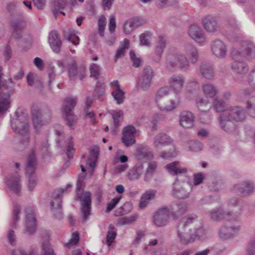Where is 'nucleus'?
<instances>
[{"label": "nucleus", "instance_id": "nucleus-1", "mask_svg": "<svg viewBox=\"0 0 255 255\" xmlns=\"http://www.w3.org/2000/svg\"><path fill=\"white\" fill-rule=\"evenodd\" d=\"M231 55L234 60L231 66L232 70L244 74L249 69L247 65L242 61L255 58V44L249 41H244L240 47L233 49Z\"/></svg>", "mask_w": 255, "mask_h": 255}, {"label": "nucleus", "instance_id": "nucleus-2", "mask_svg": "<svg viewBox=\"0 0 255 255\" xmlns=\"http://www.w3.org/2000/svg\"><path fill=\"white\" fill-rule=\"evenodd\" d=\"M16 118L11 121V127L13 131L21 136L20 142L25 147H27L29 143L30 134L29 126L27 121V116L21 113L18 114V111L15 112Z\"/></svg>", "mask_w": 255, "mask_h": 255}, {"label": "nucleus", "instance_id": "nucleus-3", "mask_svg": "<svg viewBox=\"0 0 255 255\" xmlns=\"http://www.w3.org/2000/svg\"><path fill=\"white\" fill-rule=\"evenodd\" d=\"M85 175H79L77 182V193L76 200L81 203L80 210L82 213V217L84 221L86 220L91 212L92 209V198L90 192L82 191L81 193V187L84 180Z\"/></svg>", "mask_w": 255, "mask_h": 255}, {"label": "nucleus", "instance_id": "nucleus-4", "mask_svg": "<svg viewBox=\"0 0 255 255\" xmlns=\"http://www.w3.org/2000/svg\"><path fill=\"white\" fill-rule=\"evenodd\" d=\"M194 222H200L198 220L196 215H188L182 219L178 224L177 227L178 237L181 244L187 245L194 242V238L192 236V230L189 229V232H186V228Z\"/></svg>", "mask_w": 255, "mask_h": 255}, {"label": "nucleus", "instance_id": "nucleus-5", "mask_svg": "<svg viewBox=\"0 0 255 255\" xmlns=\"http://www.w3.org/2000/svg\"><path fill=\"white\" fill-rule=\"evenodd\" d=\"M169 145H171L169 150L159 153V156L163 159L174 157L177 155V151L173 144V140L168 135L163 132L157 134L153 138V146L157 150L162 147Z\"/></svg>", "mask_w": 255, "mask_h": 255}, {"label": "nucleus", "instance_id": "nucleus-6", "mask_svg": "<svg viewBox=\"0 0 255 255\" xmlns=\"http://www.w3.org/2000/svg\"><path fill=\"white\" fill-rule=\"evenodd\" d=\"M31 114L32 124L35 130L49 124L51 120V112L47 107L40 109L37 105H33L31 107Z\"/></svg>", "mask_w": 255, "mask_h": 255}, {"label": "nucleus", "instance_id": "nucleus-7", "mask_svg": "<svg viewBox=\"0 0 255 255\" xmlns=\"http://www.w3.org/2000/svg\"><path fill=\"white\" fill-rule=\"evenodd\" d=\"M77 98L76 97L66 98L63 104L62 112L66 125L71 128L74 129L76 126L77 118L73 112L77 104Z\"/></svg>", "mask_w": 255, "mask_h": 255}, {"label": "nucleus", "instance_id": "nucleus-8", "mask_svg": "<svg viewBox=\"0 0 255 255\" xmlns=\"http://www.w3.org/2000/svg\"><path fill=\"white\" fill-rule=\"evenodd\" d=\"M166 65L171 70L177 67L182 71H186L190 68L189 62L185 55L177 52H169Z\"/></svg>", "mask_w": 255, "mask_h": 255}, {"label": "nucleus", "instance_id": "nucleus-9", "mask_svg": "<svg viewBox=\"0 0 255 255\" xmlns=\"http://www.w3.org/2000/svg\"><path fill=\"white\" fill-rule=\"evenodd\" d=\"M37 162L34 150H32L27 159L25 166L26 175L28 177V187L29 191H32L37 184L35 171Z\"/></svg>", "mask_w": 255, "mask_h": 255}, {"label": "nucleus", "instance_id": "nucleus-10", "mask_svg": "<svg viewBox=\"0 0 255 255\" xmlns=\"http://www.w3.org/2000/svg\"><path fill=\"white\" fill-rule=\"evenodd\" d=\"M25 227L29 235L34 234L37 228V220L35 212L33 207L29 206L25 209Z\"/></svg>", "mask_w": 255, "mask_h": 255}, {"label": "nucleus", "instance_id": "nucleus-11", "mask_svg": "<svg viewBox=\"0 0 255 255\" xmlns=\"http://www.w3.org/2000/svg\"><path fill=\"white\" fill-rule=\"evenodd\" d=\"M9 24L12 31V36L15 39H20L22 37V30L26 25L22 15L12 18Z\"/></svg>", "mask_w": 255, "mask_h": 255}, {"label": "nucleus", "instance_id": "nucleus-12", "mask_svg": "<svg viewBox=\"0 0 255 255\" xmlns=\"http://www.w3.org/2000/svg\"><path fill=\"white\" fill-rule=\"evenodd\" d=\"M189 185L186 183L179 182L176 178L173 183V195L178 199H184L188 197L190 193Z\"/></svg>", "mask_w": 255, "mask_h": 255}, {"label": "nucleus", "instance_id": "nucleus-13", "mask_svg": "<svg viewBox=\"0 0 255 255\" xmlns=\"http://www.w3.org/2000/svg\"><path fill=\"white\" fill-rule=\"evenodd\" d=\"M168 93V88L167 87H163L160 88L156 94V102L157 103L159 109L162 111H171L176 107L177 103L174 100H170V103L166 105L159 103L160 100L167 95Z\"/></svg>", "mask_w": 255, "mask_h": 255}, {"label": "nucleus", "instance_id": "nucleus-14", "mask_svg": "<svg viewBox=\"0 0 255 255\" xmlns=\"http://www.w3.org/2000/svg\"><path fill=\"white\" fill-rule=\"evenodd\" d=\"M154 76L153 69L149 66L144 67L141 76L138 78L137 84L143 90L147 89L151 83V80Z\"/></svg>", "mask_w": 255, "mask_h": 255}, {"label": "nucleus", "instance_id": "nucleus-15", "mask_svg": "<svg viewBox=\"0 0 255 255\" xmlns=\"http://www.w3.org/2000/svg\"><path fill=\"white\" fill-rule=\"evenodd\" d=\"M137 130L131 125L125 127L122 131V142L126 146H130L135 143Z\"/></svg>", "mask_w": 255, "mask_h": 255}, {"label": "nucleus", "instance_id": "nucleus-16", "mask_svg": "<svg viewBox=\"0 0 255 255\" xmlns=\"http://www.w3.org/2000/svg\"><path fill=\"white\" fill-rule=\"evenodd\" d=\"M212 54L219 59H224L227 55V47L225 43L222 40L216 39L213 41L211 45Z\"/></svg>", "mask_w": 255, "mask_h": 255}, {"label": "nucleus", "instance_id": "nucleus-17", "mask_svg": "<svg viewBox=\"0 0 255 255\" xmlns=\"http://www.w3.org/2000/svg\"><path fill=\"white\" fill-rule=\"evenodd\" d=\"M239 213L235 214L224 212L222 209H214L210 212L211 218L214 220L218 221L226 219L231 221H237Z\"/></svg>", "mask_w": 255, "mask_h": 255}, {"label": "nucleus", "instance_id": "nucleus-18", "mask_svg": "<svg viewBox=\"0 0 255 255\" xmlns=\"http://www.w3.org/2000/svg\"><path fill=\"white\" fill-rule=\"evenodd\" d=\"M184 82L185 78L183 75H173L169 79V87L175 93L179 94L183 88Z\"/></svg>", "mask_w": 255, "mask_h": 255}, {"label": "nucleus", "instance_id": "nucleus-19", "mask_svg": "<svg viewBox=\"0 0 255 255\" xmlns=\"http://www.w3.org/2000/svg\"><path fill=\"white\" fill-rule=\"evenodd\" d=\"M170 215L169 210L167 207L162 208L159 209L155 214L153 217V222L157 227L165 226Z\"/></svg>", "mask_w": 255, "mask_h": 255}, {"label": "nucleus", "instance_id": "nucleus-20", "mask_svg": "<svg viewBox=\"0 0 255 255\" xmlns=\"http://www.w3.org/2000/svg\"><path fill=\"white\" fill-rule=\"evenodd\" d=\"M166 37L162 35L158 36L156 43L154 54L153 59L156 62H159L161 58L164 49L166 45Z\"/></svg>", "mask_w": 255, "mask_h": 255}, {"label": "nucleus", "instance_id": "nucleus-21", "mask_svg": "<svg viewBox=\"0 0 255 255\" xmlns=\"http://www.w3.org/2000/svg\"><path fill=\"white\" fill-rule=\"evenodd\" d=\"M240 230V226L238 224L234 226H226L219 230L218 235L221 239H228L235 236Z\"/></svg>", "mask_w": 255, "mask_h": 255}, {"label": "nucleus", "instance_id": "nucleus-22", "mask_svg": "<svg viewBox=\"0 0 255 255\" xmlns=\"http://www.w3.org/2000/svg\"><path fill=\"white\" fill-rule=\"evenodd\" d=\"M188 34L192 39L198 43H203L206 40V37L201 28L196 24L190 25Z\"/></svg>", "mask_w": 255, "mask_h": 255}, {"label": "nucleus", "instance_id": "nucleus-23", "mask_svg": "<svg viewBox=\"0 0 255 255\" xmlns=\"http://www.w3.org/2000/svg\"><path fill=\"white\" fill-rule=\"evenodd\" d=\"M48 42L52 51L56 54L61 50L62 41L55 30L52 31L49 34Z\"/></svg>", "mask_w": 255, "mask_h": 255}, {"label": "nucleus", "instance_id": "nucleus-24", "mask_svg": "<svg viewBox=\"0 0 255 255\" xmlns=\"http://www.w3.org/2000/svg\"><path fill=\"white\" fill-rule=\"evenodd\" d=\"M234 188L235 190H239L243 195L249 196L255 191V185L251 181H244L235 185Z\"/></svg>", "mask_w": 255, "mask_h": 255}, {"label": "nucleus", "instance_id": "nucleus-25", "mask_svg": "<svg viewBox=\"0 0 255 255\" xmlns=\"http://www.w3.org/2000/svg\"><path fill=\"white\" fill-rule=\"evenodd\" d=\"M194 116L191 112L183 111L179 115L180 125L183 128H192L194 125Z\"/></svg>", "mask_w": 255, "mask_h": 255}, {"label": "nucleus", "instance_id": "nucleus-26", "mask_svg": "<svg viewBox=\"0 0 255 255\" xmlns=\"http://www.w3.org/2000/svg\"><path fill=\"white\" fill-rule=\"evenodd\" d=\"M179 164V162L173 161L167 164L165 166V168L170 174L173 176H177L186 173L187 171V168L180 166Z\"/></svg>", "mask_w": 255, "mask_h": 255}, {"label": "nucleus", "instance_id": "nucleus-27", "mask_svg": "<svg viewBox=\"0 0 255 255\" xmlns=\"http://www.w3.org/2000/svg\"><path fill=\"white\" fill-rule=\"evenodd\" d=\"M226 113L231 119L236 122L242 121L245 118V113L241 107H231Z\"/></svg>", "mask_w": 255, "mask_h": 255}, {"label": "nucleus", "instance_id": "nucleus-28", "mask_svg": "<svg viewBox=\"0 0 255 255\" xmlns=\"http://www.w3.org/2000/svg\"><path fill=\"white\" fill-rule=\"evenodd\" d=\"M218 119L220 127L225 131L230 132L234 128L233 120L231 119L227 113L221 114Z\"/></svg>", "mask_w": 255, "mask_h": 255}, {"label": "nucleus", "instance_id": "nucleus-29", "mask_svg": "<svg viewBox=\"0 0 255 255\" xmlns=\"http://www.w3.org/2000/svg\"><path fill=\"white\" fill-rule=\"evenodd\" d=\"M110 85L113 88L112 94L115 100L119 104L123 103L125 98V93L121 89L119 81H114L110 83Z\"/></svg>", "mask_w": 255, "mask_h": 255}, {"label": "nucleus", "instance_id": "nucleus-30", "mask_svg": "<svg viewBox=\"0 0 255 255\" xmlns=\"http://www.w3.org/2000/svg\"><path fill=\"white\" fill-rule=\"evenodd\" d=\"M135 156L138 160L145 161L153 158L152 153L145 146H140L137 148Z\"/></svg>", "mask_w": 255, "mask_h": 255}, {"label": "nucleus", "instance_id": "nucleus-31", "mask_svg": "<svg viewBox=\"0 0 255 255\" xmlns=\"http://www.w3.org/2000/svg\"><path fill=\"white\" fill-rule=\"evenodd\" d=\"M20 182V176L17 173H15V175L9 177L7 184L9 188L12 190L13 192L16 194H18L20 192L21 189Z\"/></svg>", "mask_w": 255, "mask_h": 255}, {"label": "nucleus", "instance_id": "nucleus-32", "mask_svg": "<svg viewBox=\"0 0 255 255\" xmlns=\"http://www.w3.org/2000/svg\"><path fill=\"white\" fill-rule=\"evenodd\" d=\"M203 25L204 28L209 32H215L218 28L216 19L211 16H207L203 19Z\"/></svg>", "mask_w": 255, "mask_h": 255}, {"label": "nucleus", "instance_id": "nucleus-33", "mask_svg": "<svg viewBox=\"0 0 255 255\" xmlns=\"http://www.w3.org/2000/svg\"><path fill=\"white\" fill-rule=\"evenodd\" d=\"M156 193V191L155 190H146L141 196L139 205L140 208L143 209L146 207L150 201L154 199Z\"/></svg>", "mask_w": 255, "mask_h": 255}, {"label": "nucleus", "instance_id": "nucleus-34", "mask_svg": "<svg viewBox=\"0 0 255 255\" xmlns=\"http://www.w3.org/2000/svg\"><path fill=\"white\" fill-rule=\"evenodd\" d=\"M77 32L72 28H67L63 31L64 38L68 41H70L74 45H78L80 41V39L77 35Z\"/></svg>", "mask_w": 255, "mask_h": 255}, {"label": "nucleus", "instance_id": "nucleus-35", "mask_svg": "<svg viewBox=\"0 0 255 255\" xmlns=\"http://www.w3.org/2000/svg\"><path fill=\"white\" fill-rule=\"evenodd\" d=\"M66 5V2L64 0H52L51 9L55 18L57 15L60 13L63 15H65V12L61 11L63 9Z\"/></svg>", "mask_w": 255, "mask_h": 255}, {"label": "nucleus", "instance_id": "nucleus-36", "mask_svg": "<svg viewBox=\"0 0 255 255\" xmlns=\"http://www.w3.org/2000/svg\"><path fill=\"white\" fill-rule=\"evenodd\" d=\"M187 210V204L184 203H177L171 209L170 216L173 218H177L184 214Z\"/></svg>", "mask_w": 255, "mask_h": 255}, {"label": "nucleus", "instance_id": "nucleus-37", "mask_svg": "<svg viewBox=\"0 0 255 255\" xmlns=\"http://www.w3.org/2000/svg\"><path fill=\"white\" fill-rule=\"evenodd\" d=\"M99 152L95 149H92L90 150L86 161V166L90 169L92 173L94 170L97 161Z\"/></svg>", "mask_w": 255, "mask_h": 255}, {"label": "nucleus", "instance_id": "nucleus-38", "mask_svg": "<svg viewBox=\"0 0 255 255\" xmlns=\"http://www.w3.org/2000/svg\"><path fill=\"white\" fill-rule=\"evenodd\" d=\"M200 71L201 75L206 79L211 80L214 78L215 72L212 65L204 64L200 66Z\"/></svg>", "mask_w": 255, "mask_h": 255}, {"label": "nucleus", "instance_id": "nucleus-39", "mask_svg": "<svg viewBox=\"0 0 255 255\" xmlns=\"http://www.w3.org/2000/svg\"><path fill=\"white\" fill-rule=\"evenodd\" d=\"M65 189H61L60 191H58L57 192L55 191L52 195V197L53 198V200L51 201L50 202L51 207L54 209H58L61 210L62 208V193L66 191Z\"/></svg>", "mask_w": 255, "mask_h": 255}, {"label": "nucleus", "instance_id": "nucleus-40", "mask_svg": "<svg viewBox=\"0 0 255 255\" xmlns=\"http://www.w3.org/2000/svg\"><path fill=\"white\" fill-rule=\"evenodd\" d=\"M200 223L198 222H194L193 224H199V226L198 228H194L191 229L192 230V236L194 238V241L196 240L201 239L205 237V231L202 225L201 221L198 220Z\"/></svg>", "mask_w": 255, "mask_h": 255}, {"label": "nucleus", "instance_id": "nucleus-41", "mask_svg": "<svg viewBox=\"0 0 255 255\" xmlns=\"http://www.w3.org/2000/svg\"><path fill=\"white\" fill-rule=\"evenodd\" d=\"M212 106L213 109L217 113L224 112L227 107L226 102L218 97L214 98Z\"/></svg>", "mask_w": 255, "mask_h": 255}, {"label": "nucleus", "instance_id": "nucleus-42", "mask_svg": "<svg viewBox=\"0 0 255 255\" xmlns=\"http://www.w3.org/2000/svg\"><path fill=\"white\" fill-rule=\"evenodd\" d=\"M129 42L127 39H124L123 42L120 45L115 54V61L119 58L124 57L125 55L126 50L129 48Z\"/></svg>", "mask_w": 255, "mask_h": 255}, {"label": "nucleus", "instance_id": "nucleus-43", "mask_svg": "<svg viewBox=\"0 0 255 255\" xmlns=\"http://www.w3.org/2000/svg\"><path fill=\"white\" fill-rule=\"evenodd\" d=\"M203 90L204 95L208 98H213L218 93L216 87L210 83L203 85Z\"/></svg>", "mask_w": 255, "mask_h": 255}, {"label": "nucleus", "instance_id": "nucleus-44", "mask_svg": "<svg viewBox=\"0 0 255 255\" xmlns=\"http://www.w3.org/2000/svg\"><path fill=\"white\" fill-rule=\"evenodd\" d=\"M143 165L142 163L136 164L129 173V178L131 180L137 179L143 172Z\"/></svg>", "mask_w": 255, "mask_h": 255}, {"label": "nucleus", "instance_id": "nucleus-45", "mask_svg": "<svg viewBox=\"0 0 255 255\" xmlns=\"http://www.w3.org/2000/svg\"><path fill=\"white\" fill-rule=\"evenodd\" d=\"M117 236V229L112 225L110 224L108 227V231L106 236V243L108 246H110L114 242Z\"/></svg>", "mask_w": 255, "mask_h": 255}, {"label": "nucleus", "instance_id": "nucleus-46", "mask_svg": "<svg viewBox=\"0 0 255 255\" xmlns=\"http://www.w3.org/2000/svg\"><path fill=\"white\" fill-rule=\"evenodd\" d=\"M157 167V163L153 161L148 162V167L146 169L144 180L148 181L155 172Z\"/></svg>", "mask_w": 255, "mask_h": 255}, {"label": "nucleus", "instance_id": "nucleus-47", "mask_svg": "<svg viewBox=\"0 0 255 255\" xmlns=\"http://www.w3.org/2000/svg\"><path fill=\"white\" fill-rule=\"evenodd\" d=\"M20 210V206L18 204H14L12 213V222L10 223L11 226L13 228H16V222L20 219L19 214Z\"/></svg>", "mask_w": 255, "mask_h": 255}, {"label": "nucleus", "instance_id": "nucleus-48", "mask_svg": "<svg viewBox=\"0 0 255 255\" xmlns=\"http://www.w3.org/2000/svg\"><path fill=\"white\" fill-rule=\"evenodd\" d=\"M186 54L189 57V59L191 63L195 64L198 61L199 55L197 48L191 46L186 51Z\"/></svg>", "mask_w": 255, "mask_h": 255}, {"label": "nucleus", "instance_id": "nucleus-49", "mask_svg": "<svg viewBox=\"0 0 255 255\" xmlns=\"http://www.w3.org/2000/svg\"><path fill=\"white\" fill-rule=\"evenodd\" d=\"M196 105L199 110L203 112H207L211 108L209 101L201 98L197 99Z\"/></svg>", "mask_w": 255, "mask_h": 255}, {"label": "nucleus", "instance_id": "nucleus-50", "mask_svg": "<svg viewBox=\"0 0 255 255\" xmlns=\"http://www.w3.org/2000/svg\"><path fill=\"white\" fill-rule=\"evenodd\" d=\"M9 98L0 93V114L5 112L9 108Z\"/></svg>", "mask_w": 255, "mask_h": 255}, {"label": "nucleus", "instance_id": "nucleus-51", "mask_svg": "<svg viewBox=\"0 0 255 255\" xmlns=\"http://www.w3.org/2000/svg\"><path fill=\"white\" fill-rule=\"evenodd\" d=\"M112 118L115 128H118L123 120V112L122 111H114L112 113Z\"/></svg>", "mask_w": 255, "mask_h": 255}, {"label": "nucleus", "instance_id": "nucleus-52", "mask_svg": "<svg viewBox=\"0 0 255 255\" xmlns=\"http://www.w3.org/2000/svg\"><path fill=\"white\" fill-rule=\"evenodd\" d=\"M246 109L249 114L251 117L255 118V97H252L247 102Z\"/></svg>", "mask_w": 255, "mask_h": 255}, {"label": "nucleus", "instance_id": "nucleus-53", "mask_svg": "<svg viewBox=\"0 0 255 255\" xmlns=\"http://www.w3.org/2000/svg\"><path fill=\"white\" fill-rule=\"evenodd\" d=\"M40 255H56L51 246L48 242L42 244V252Z\"/></svg>", "mask_w": 255, "mask_h": 255}, {"label": "nucleus", "instance_id": "nucleus-54", "mask_svg": "<svg viewBox=\"0 0 255 255\" xmlns=\"http://www.w3.org/2000/svg\"><path fill=\"white\" fill-rule=\"evenodd\" d=\"M40 255H56L51 246L48 242L42 244V252Z\"/></svg>", "mask_w": 255, "mask_h": 255}, {"label": "nucleus", "instance_id": "nucleus-55", "mask_svg": "<svg viewBox=\"0 0 255 255\" xmlns=\"http://www.w3.org/2000/svg\"><path fill=\"white\" fill-rule=\"evenodd\" d=\"M136 215H132L130 217H123L119 218L118 223L121 225H128L134 222L137 219Z\"/></svg>", "mask_w": 255, "mask_h": 255}, {"label": "nucleus", "instance_id": "nucleus-56", "mask_svg": "<svg viewBox=\"0 0 255 255\" xmlns=\"http://www.w3.org/2000/svg\"><path fill=\"white\" fill-rule=\"evenodd\" d=\"M152 33L150 31H146L141 34L139 36V40L141 45L142 46H150L151 44L148 38L151 37Z\"/></svg>", "mask_w": 255, "mask_h": 255}, {"label": "nucleus", "instance_id": "nucleus-57", "mask_svg": "<svg viewBox=\"0 0 255 255\" xmlns=\"http://www.w3.org/2000/svg\"><path fill=\"white\" fill-rule=\"evenodd\" d=\"M69 76L71 80L75 81L78 76L77 67L75 62L69 65Z\"/></svg>", "mask_w": 255, "mask_h": 255}, {"label": "nucleus", "instance_id": "nucleus-58", "mask_svg": "<svg viewBox=\"0 0 255 255\" xmlns=\"http://www.w3.org/2000/svg\"><path fill=\"white\" fill-rule=\"evenodd\" d=\"M106 25V18L105 16L102 15L100 17L98 20V27L99 34L101 36L104 35V30Z\"/></svg>", "mask_w": 255, "mask_h": 255}, {"label": "nucleus", "instance_id": "nucleus-59", "mask_svg": "<svg viewBox=\"0 0 255 255\" xmlns=\"http://www.w3.org/2000/svg\"><path fill=\"white\" fill-rule=\"evenodd\" d=\"M247 255H255V237L252 238L246 248Z\"/></svg>", "mask_w": 255, "mask_h": 255}, {"label": "nucleus", "instance_id": "nucleus-60", "mask_svg": "<svg viewBox=\"0 0 255 255\" xmlns=\"http://www.w3.org/2000/svg\"><path fill=\"white\" fill-rule=\"evenodd\" d=\"M122 198V196H119L118 197H116L112 199L111 201L107 204V208L106 210V212H109L111 210H112L114 208H115L116 206L119 202L120 200Z\"/></svg>", "mask_w": 255, "mask_h": 255}, {"label": "nucleus", "instance_id": "nucleus-61", "mask_svg": "<svg viewBox=\"0 0 255 255\" xmlns=\"http://www.w3.org/2000/svg\"><path fill=\"white\" fill-rule=\"evenodd\" d=\"M90 76L98 79L100 71V67L97 64L93 63L90 68Z\"/></svg>", "mask_w": 255, "mask_h": 255}, {"label": "nucleus", "instance_id": "nucleus-62", "mask_svg": "<svg viewBox=\"0 0 255 255\" xmlns=\"http://www.w3.org/2000/svg\"><path fill=\"white\" fill-rule=\"evenodd\" d=\"M73 137L70 136L68 138V145L67 146L66 154L69 158H72L73 154L75 152L74 144L73 142Z\"/></svg>", "mask_w": 255, "mask_h": 255}, {"label": "nucleus", "instance_id": "nucleus-63", "mask_svg": "<svg viewBox=\"0 0 255 255\" xmlns=\"http://www.w3.org/2000/svg\"><path fill=\"white\" fill-rule=\"evenodd\" d=\"M79 241V235L78 233H74L72 234V238L70 241L65 244V246L67 247H70L72 245H76Z\"/></svg>", "mask_w": 255, "mask_h": 255}, {"label": "nucleus", "instance_id": "nucleus-64", "mask_svg": "<svg viewBox=\"0 0 255 255\" xmlns=\"http://www.w3.org/2000/svg\"><path fill=\"white\" fill-rule=\"evenodd\" d=\"M6 238L8 241L9 243L11 245H14L15 244L16 237L14 231L13 230H9L7 232Z\"/></svg>", "mask_w": 255, "mask_h": 255}]
</instances>
